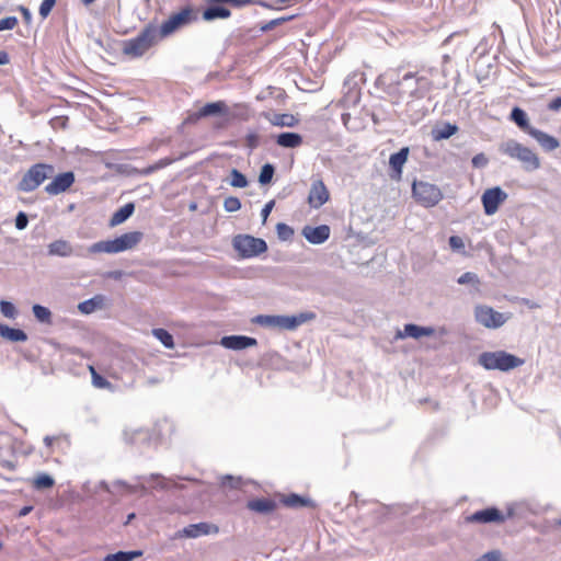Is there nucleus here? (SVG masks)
I'll return each instance as SVG.
<instances>
[{
  "mask_svg": "<svg viewBox=\"0 0 561 561\" xmlns=\"http://www.w3.org/2000/svg\"><path fill=\"white\" fill-rule=\"evenodd\" d=\"M122 50L125 55L131 58H139L146 53V49L140 45L136 37L123 41Z\"/></svg>",
  "mask_w": 561,
  "mask_h": 561,
  "instance_id": "nucleus-32",
  "label": "nucleus"
},
{
  "mask_svg": "<svg viewBox=\"0 0 561 561\" xmlns=\"http://www.w3.org/2000/svg\"><path fill=\"white\" fill-rule=\"evenodd\" d=\"M458 126L449 122H445L442 125H437L432 129V137L435 141L449 139L451 136L457 134Z\"/></svg>",
  "mask_w": 561,
  "mask_h": 561,
  "instance_id": "nucleus-30",
  "label": "nucleus"
},
{
  "mask_svg": "<svg viewBox=\"0 0 561 561\" xmlns=\"http://www.w3.org/2000/svg\"><path fill=\"white\" fill-rule=\"evenodd\" d=\"M448 243H449V247H450L454 251H460V250H463V249H465V242H463V240H462L460 237H458V236H451V237H449Z\"/></svg>",
  "mask_w": 561,
  "mask_h": 561,
  "instance_id": "nucleus-56",
  "label": "nucleus"
},
{
  "mask_svg": "<svg viewBox=\"0 0 561 561\" xmlns=\"http://www.w3.org/2000/svg\"><path fill=\"white\" fill-rule=\"evenodd\" d=\"M55 485V479L47 472H38L32 479V486L36 491L49 490Z\"/></svg>",
  "mask_w": 561,
  "mask_h": 561,
  "instance_id": "nucleus-34",
  "label": "nucleus"
},
{
  "mask_svg": "<svg viewBox=\"0 0 561 561\" xmlns=\"http://www.w3.org/2000/svg\"><path fill=\"white\" fill-rule=\"evenodd\" d=\"M410 154L409 147H402L399 151L390 154L389 158V176L391 180L400 181L403 173V167Z\"/></svg>",
  "mask_w": 561,
  "mask_h": 561,
  "instance_id": "nucleus-12",
  "label": "nucleus"
},
{
  "mask_svg": "<svg viewBox=\"0 0 561 561\" xmlns=\"http://www.w3.org/2000/svg\"><path fill=\"white\" fill-rule=\"evenodd\" d=\"M275 174V167L272 163H265L261 167L259 174V183L261 185H267L272 182Z\"/></svg>",
  "mask_w": 561,
  "mask_h": 561,
  "instance_id": "nucleus-40",
  "label": "nucleus"
},
{
  "mask_svg": "<svg viewBox=\"0 0 561 561\" xmlns=\"http://www.w3.org/2000/svg\"><path fill=\"white\" fill-rule=\"evenodd\" d=\"M330 227L328 225H320L317 227L305 226L301 234L311 244H322L330 238Z\"/></svg>",
  "mask_w": 561,
  "mask_h": 561,
  "instance_id": "nucleus-17",
  "label": "nucleus"
},
{
  "mask_svg": "<svg viewBox=\"0 0 561 561\" xmlns=\"http://www.w3.org/2000/svg\"><path fill=\"white\" fill-rule=\"evenodd\" d=\"M472 167L477 169L485 168L489 163V159L484 153L476 154L471 160Z\"/></svg>",
  "mask_w": 561,
  "mask_h": 561,
  "instance_id": "nucleus-55",
  "label": "nucleus"
},
{
  "mask_svg": "<svg viewBox=\"0 0 561 561\" xmlns=\"http://www.w3.org/2000/svg\"><path fill=\"white\" fill-rule=\"evenodd\" d=\"M522 304L527 306L529 309H537L540 308V305L535 302L534 300H530L528 298H522Z\"/></svg>",
  "mask_w": 561,
  "mask_h": 561,
  "instance_id": "nucleus-64",
  "label": "nucleus"
},
{
  "mask_svg": "<svg viewBox=\"0 0 561 561\" xmlns=\"http://www.w3.org/2000/svg\"><path fill=\"white\" fill-rule=\"evenodd\" d=\"M524 363L523 358L506 351L483 352L478 357V364L486 370L510 371Z\"/></svg>",
  "mask_w": 561,
  "mask_h": 561,
  "instance_id": "nucleus-2",
  "label": "nucleus"
},
{
  "mask_svg": "<svg viewBox=\"0 0 561 561\" xmlns=\"http://www.w3.org/2000/svg\"><path fill=\"white\" fill-rule=\"evenodd\" d=\"M280 502L289 508H299V507H316V503L308 496H302L297 493L283 494L280 496Z\"/></svg>",
  "mask_w": 561,
  "mask_h": 561,
  "instance_id": "nucleus-24",
  "label": "nucleus"
},
{
  "mask_svg": "<svg viewBox=\"0 0 561 561\" xmlns=\"http://www.w3.org/2000/svg\"><path fill=\"white\" fill-rule=\"evenodd\" d=\"M156 167L154 164H151V165H148L147 168L142 169V170H136V172L140 175H149L153 172H156Z\"/></svg>",
  "mask_w": 561,
  "mask_h": 561,
  "instance_id": "nucleus-63",
  "label": "nucleus"
},
{
  "mask_svg": "<svg viewBox=\"0 0 561 561\" xmlns=\"http://www.w3.org/2000/svg\"><path fill=\"white\" fill-rule=\"evenodd\" d=\"M19 10H20V12L22 14V18H23L24 22L26 24H31V22H32V12L26 7H23V5H21L19 8Z\"/></svg>",
  "mask_w": 561,
  "mask_h": 561,
  "instance_id": "nucleus-61",
  "label": "nucleus"
},
{
  "mask_svg": "<svg viewBox=\"0 0 561 561\" xmlns=\"http://www.w3.org/2000/svg\"><path fill=\"white\" fill-rule=\"evenodd\" d=\"M14 225L18 230H24L28 225V216L24 211H19L14 219Z\"/></svg>",
  "mask_w": 561,
  "mask_h": 561,
  "instance_id": "nucleus-53",
  "label": "nucleus"
},
{
  "mask_svg": "<svg viewBox=\"0 0 561 561\" xmlns=\"http://www.w3.org/2000/svg\"><path fill=\"white\" fill-rule=\"evenodd\" d=\"M229 184L232 187L244 188V187H247L249 185V181H248L247 176L241 171H239L238 169L233 168V169L230 170V181H229Z\"/></svg>",
  "mask_w": 561,
  "mask_h": 561,
  "instance_id": "nucleus-38",
  "label": "nucleus"
},
{
  "mask_svg": "<svg viewBox=\"0 0 561 561\" xmlns=\"http://www.w3.org/2000/svg\"><path fill=\"white\" fill-rule=\"evenodd\" d=\"M247 507L255 513L267 515L276 510L277 504L268 497H255L247 503Z\"/></svg>",
  "mask_w": 561,
  "mask_h": 561,
  "instance_id": "nucleus-22",
  "label": "nucleus"
},
{
  "mask_svg": "<svg viewBox=\"0 0 561 561\" xmlns=\"http://www.w3.org/2000/svg\"><path fill=\"white\" fill-rule=\"evenodd\" d=\"M0 336L13 343L26 342L28 339L24 330L19 328H11L3 323H0Z\"/></svg>",
  "mask_w": 561,
  "mask_h": 561,
  "instance_id": "nucleus-26",
  "label": "nucleus"
},
{
  "mask_svg": "<svg viewBox=\"0 0 561 561\" xmlns=\"http://www.w3.org/2000/svg\"><path fill=\"white\" fill-rule=\"evenodd\" d=\"M506 517L502 511L495 506H489L468 515L465 520L469 524H502Z\"/></svg>",
  "mask_w": 561,
  "mask_h": 561,
  "instance_id": "nucleus-9",
  "label": "nucleus"
},
{
  "mask_svg": "<svg viewBox=\"0 0 561 561\" xmlns=\"http://www.w3.org/2000/svg\"><path fill=\"white\" fill-rule=\"evenodd\" d=\"M507 198L506 192L500 186H494L484 191L481 196L484 214L488 216L494 215L500 205Z\"/></svg>",
  "mask_w": 561,
  "mask_h": 561,
  "instance_id": "nucleus-10",
  "label": "nucleus"
},
{
  "mask_svg": "<svg viewBox=\"0 0 561 561\" xmlns=\"http://www.w3.org/2000/svg\"><path fill=\"white\" fill-rule=\"evenodd\" d=\"M219 531L218 526L209 523H197L191 524L181 530L182 536L186 538H197L204 535L217 534Z\"/></svg>",
  "mask_w": 561,
  "mask_h": 561,
  "instance_id": "nucleus-18",
  "label": "nucleus"
},
{
  "mask_svg": "<svg viewBox=\"0 0 561 561\" xmlns=\"http://www.w3.org/2000/svg\"><path fill=\"white\" fill-rule=\"evenodd\" d=\"M92 383L94 387L104 389L111 386V382L102 375H100L93 366H90Z\"/></svg>",
  "mask_w": 561,
  "mask_h": 561,
  "instance_id": "nucleus-45",
  "label": "nucleus"
},
{
  "mask_svg": "<svg viewBox=\"0 0 561 561\" xmlns=\"http://www.w3.org/2000/svg\"><path fill=\"white\" fill-rule=\"evenodd\" d=\"M55 168L51 164L36 163L25 172L18 184V190L21 192H32L45 180L53 178Z\"/></svg>",
  "mask_w": 561,
  "mask_h": 561,
  "instance_id": "nucleus-5",
  "label": "nucleus"
},
{
  "mask_svg": "<svg viewBox=\"0 0 561 561\" xmlns=\"http://www.w3.org/2000/svg\"><path fill=\"white\" fill-rule=\"evenodd\" d=\"M104 296L95 295L94 297L87 299L78 305V310L82 314H90L104 307Z\"/></svg>",
  "mask_w": 561,
  "mask_h": 561,
  "instance_id": "nucleus-31",
  "label": "nucleus"
},
{
  "mask_svg": "<svg viewBox=\"0 0 561 561\" xmlns=\"http://www.w3.org/2000/svg\"><path fill=\"white\" fill-rule=\"evenodd\" d=\"M207 7L202 12V19L205 22L216 20H226L231 16V10L224 2H215L214 0H205Z\"/></svg>",
  "mask_w": 561,
  "mask_h": 561,
  "instance_id": "nucleus-13",
  "label": "nucleus"
},
{
  "mask_svg": "<svg viewBox=\"0 0 561 561\" xmlns=\"http://www.w3.org/2000/svg\"><path fill=\"white\" fill-rule=\"evenodd\" d=\"M159 37V28L153 23L147 24L136 36L137 41L142 45L146 51L158 42Z\"/></svg>",
  "mask_w": 561,
  "mask_h": 561,
  "instance_id": "nucleus-19",
  "label": "nucleus"
},
{
  "mask_svg": "<svg viewBox=\"0 0 561 561\" xmlns=\"http://www.w3.org/2000/svg\"><path fill=\"white\" fill-rule=\"evenodd\" d=\"M219 344L232 351H242L257 345V340L248 335H225L220 339Z\"/></svg>",
  "mask_w": 561,
  "mask_h": 561,
  "instance_id": "nucleus-16",
  "label": "nucleus"
},
{
  "mask_svg": "<svg viewBox=\"0 0 561 561\" xmlns=\"http://www.w3.org/2000/svg\"><path fill=\"white\" fill-rule=\"evenodd\" d=\"M220 485L225 489L238 490L242 486V480L240 477L227 474L221 478Z\"/></svg>",
  "mask_w": 561,
  "mask_h": 561,
  "instance_id": "nucleus-43",
  "label": "nucleus"
},
{
  "mask_svg": "<svg viewBox=\"0 0 561 561\" xmlns=\"http://www.w3.org/2000/svg\"><path fill=\"white\" fill-rule=\"evenodd\" d=\"M88 252L90 254H96V253L114 254L113 247H112V240L98 241L88 248Z\"/></svg>",
  "mask_w": 561,
  "mask_h": 561,
  "instance_id": "nucleus-39",
  "label": "nucleus"
},
{
  "mask_svg": "<svg viewBox=\"0 0 561 561\" xmlns=\"http://www.w3.org/2000/svg\"><path fill=\"white\" fill-rule=\"evenodd\" d=\"M561 108V95L552 99L548 104V110L558 112Z\"/></svg>",
  "mask_w": 561,
  "mask_h": 561,
  "instance_id": "nucleus-60",
  "label": "nucleus"
},
{
  "mask_svg": "<svg viewBox=\"0 0 561 561\" xmlns=\"http://www.w3.org/2000/svg\"><path fill=\"white\" fill-rule=\"evenodd\" d=\"M241 201L238 197L229 196L224 201V209L227 213H234L241 209Z\"/></svg>",
  "mask_w": 561,
  "mask_h": 561,
  "instance_id": "nucleus-47",
  "label": "nucleus"
},
{
  "mask_svg": "<svg viewBox=\"0 0 561 561\" xmlns=\"http://www.w3.org/2000/svg\"><path fill=\"white\" fill-rule=\"evenodd\" d=\"M153 336L167 348H174L173 335L165 329L158 328L152 330Z\"/></svg>",
  "mask_w": 561,
  "mask_h": 561,
  "instance_id": "nucleus-37",
  "label": "nucleus"
},
{
  "mask_svg": "<svg viewBox=\"0 0 561 561\" xmlns=\"http://www.w3.org/2000/svg\"><path fill=\"white\" fill-rule=\"evenodd\" d=\"M245 145L250 149H255L260 145V136L256 133H250L245 136Z\"/></svg>",
  "mask_w": 561,
  "mask_h": 561,
  "instance_id": "nucleus-57",
  "label": "nucleus"
},
{
  "mask_svg": "<svg viewBox=\"0 0 561 561\" xmlns=\"http://www.w3.org/2000/svg\"><path fill=\"white\" fill-rule=\"evenodd\" d=\"M144 238L140 231H130L123 233L112 240L114 254L134 249Z\"/></svg>",
  "mask_w": 561,
  "mask_h": 561,
  "instance_id": "nucleus-14",
  "label": "nucleus"
},
{
  "mask_svg": "<svg viewBox=\"0 0 561 561\" xmlns=\"http://www.w3.org/2000/svg\"><path fill=\"white\" fill-rule=\"evenodd\" d=\"M0 311L1 313L9 319H15L18 316V310L15 306L8 300H1L0 301Z\"/></svg>",
  "mask_w": 561,
  "mask_h": 561,
  "instance_id": "nucleus-46",
  "label": "nucleus"
},
{
  "mask_svg": "<svg viewBox=\"0 0 561 561\" xmlns=\"http://www.w3.org/2000/svg\"><path fill=\"white\" fill-rule=\"evenodd\" d=\"M199 114L204 117L226 116L229 107L224 101L209 102L199 108Z\"/></svg>",
  "mask_w": 561,
  "mask_h": 561,
  "instance_id": "nucleus-25",
  "label": "nucleus"
},
{
  "mask_svg": "<svg viewBox=\"0 0 561 561\" xmlns=\"http://www.w3.org/2000/svg\"><path fill=\"white\" fill-rule=\"evenodd\" d=\"M205 118L204 115L199 114V110L193 113H190L187 117L184 119L183 124H196L199 119Z\"/></svg>",
  "mask_w": 561,
  "mask_h": 561,
  "instance_id": "nucleus-59",
  "label": "nucleus"
},
{
  "mask_svg": "<svg viewBox=\"0 0 561 561\" xmlns=\"http://www.w3.org/2000/svg\"><path fill=\"white\" fill-rule=\"evenodd\" d=\"M510 119L514 122L519 129L527 133L528 135L530 134V130L535 128L529 124L527 113L519 106H514L512 108Z\"/></svg>",
  "mask_w": 561,
  "mask_h": 561,
  "instance_id": "nucleus-29",
  "label": "nucleus"
},
{
  "mask_svg": "<svg viewBox=\"0 0 561 561\" xmlns=\"http://www.w3.org/2000/svg\"><path fill=\"white\" fill-rule=\"evenodd\" d=\"M142 556L144 551L140 549L129 551L119 550L117 552L106 554L101 561H133L134 559Z\"/></svg>",
  "mask_w": 561,
  "mask_h": 561,
  "instance_id": "nucleus-33",
  "label": "nucleus"
},
{
  "mask_svg": "<svg viewBox=\"0 0 561 561\" xmlns=\"http://www.w3.org/2000/svg\"><path fill=\"white\" fill-rule=\"evenodd\" d=\"M172 159L170 158H163V159H160L158 162L154 163V167H156V170H160L162 168H165L167 165L171 164L172 163Z\"/></svg>",
  "mask_w": 561,
  "mask_h": 561,
  "instance_id": "nucleus-62",
  "label": "nucleus"
},
{
  "mask_svg": "<svg viewBox=\"0 0 561 561\" xmlns=\"http://www.w3.org/2000/svg\"><path fill=\"white\" fill-rule=\"evenodd\" d=\"M421 330L422 325H417L414 323H408L404 325L403 332H398L397 336L404 339V337H413V339H421Z\"/></svg>",
  "mask_w": 561,
  "mask_h": 561,
  "instance_id": "nucleus-41",
  "label": "nucleus"
},
{
  "mask_svg": "<svg viewBox=\"0 0 561 561\" xmlns=\"http://www.w3.org/2000/svg\"><path fill=\"white\" fill-rule=\"evenodd\" d=\"M147 479L150 481H158V483L154 484L153 488H158L161 490H167L169 488V479L164 478L159 473H151Z\"/></svg>",
  "mask_w": 561,
  "mask_h": 561,
  "instance_id": "nucleus-52",
  "label": "nucleus"
},
{
  "mask_svg": "<svg viewBox=\"0 0 561 561\" xmlns=\"http://www.w3.org/2000/svg\"><path fill=\"white\" fill-rule=\"evenodd\" d=\"M317 314L311 311L297 314H257L251 319V322L268 329H278L295 331L304 323L314 320Z\"/></svg>",
  "mask_w": 561,
  "mask_h": 561,
  "instance_id": "nucleus-1",
  "label": "nucleus"
},
{
  "mask_svg": "<svg viewBox=\"0 0 561 561\" xmlns=\"http://www.w3.org/2000/svg\"><path fill=\"white\" fill-rule=\"evenodd\" d=\"M275 141L279 147L293 149L299 147L304 139L298 133L284 131L276 136Z\"/></svg>",
  "mask_w": 561,
  "mask_h": 561,
  "instance_id": "nucleus-27",
  "label": "nucleus"
},
{
  "mask_svg": "<svg viewBox=\"0 0 561 561\" xmlns=\"http://www.w3.org/2000/svg\"><path fill=\"white\" fill-rule=\"evenodd\" d=\"M476 561H502V552L499 549H493L482 554Z\"/></svg>",
  "mask_w": 561,
  "mask_h": 561,
  "instance_id": "nucleus-51",
  "label": "nucleus"
},
{
  "mask_svg": "<svg viewBox=\"0 0 561 561\" xmlns=\"http://www.w3.org/2000/svg\"><path fill=\"white\" fill-rule=\"evenodd\" d=\"M298 119L293 114H274L271 123L279 127H294L298 124Z\"/></svg>",
  "mask_w": 561,
  "mask_h": 561,
  "instance_id": "nucleus-35",
  "label": "nucleus"
},
{
  "mask_svg": "<svg viewBox=\"0 0 561 561\" xmlns=\"http://www.w3.org/2000/svg\"><path fill=\"white\" fill-rule=\"evenodd\" d=\"M499 150L510 158L518 160L526 172H534L540 168V159L538 156L515 139H508L502 142Z\"/></svg>",
  "mask_w": 561,
  "mask_h": 561,
  "instance_id": "nucleus-3",
  "label": "nucleus"
},
{
  "mask_svg": "<svg viewBox=\"0 0 561 561\" xmlns=\"http://www.w3.org/2000/svg\"><path fill=\"white\" fill-rule=\"evenodd\" d=\"M295 15L280 16L274 20L268 21L267 23L261 25L260 31L263 33L270 32L274 30L276 26H279L286 22L291 21Z\"/></svg>",
  "mask_w": 561,
  "mask_h": 561,
  "instance_id": "nucleus-42",
  "label": "nucleus"
},
{
  "mask_svg": "<svg viewBox=\"0 0 561 561\" xmlns=\"http://www.w3.org/2000/svg\"><path fill=\"white\" fill-rule=\"evenodd\" d=\"M214 1L215 2H224L226 4V7L230 5L234 9H241V8L251 5L254 2H256V0H214Z\"/></svg>",
  "mask_w": 561,
  "mask_h": 561,
  "instance_id": "nucleus-49",
  "label": "nucleus"
},
{
  "mask_svg": "<svg viewBox=\"0 0 561 561\" xmlns=\"http://www.w3.org/2000/svg\"><path fill=\"white\" fill-rule=\"evenodd\" d=\"M32 311H33L35 319L38 322L44 323V324L51 323L53 313L47 307L42 306L39 304H35L32 307Z\"/></svg>",
  "mask_w": 561,
  "mask_h": 561,
  "instance_id": "nucleus-36",
  "label": "nucleus"
},
{
  "mask_svg": "<svg viewBox=\"0 0 561 561\" xmlns=\"http://www.w3.org/2000/svg\"><path fill=\"white\" fill-rule=\"evenodd\" d=\"M412 195L415 201L424 207H433L443 199L440 188L435 184L424 181L413 182Z\"/></svg>",
  "mask_w": 561,
  "mask_h": 561,
  "instance_id": "nucleus-7",
  "label": "nucleus"
},
{
  "mask_svg": "<svg viewBox=\"0 0 561 561\" xmlns=\"http://www.w3.org/2000/svg\"><path fill=\"white\" fill-rule=\"evenodd\" d=\"M276 233L279 240L288 241L294 236V229L284 222H278L276 225Z\"/></svg>",
  "mask_w": 561,
  "mask_h": 561,
  "instance_id": "nucleus-44",
  "label": "nucleus"
},
{
  "mask_svg": "<svg viewBox=\"0 0 561 561\" xmlns=\"http://www.w3.org/2000/svg\"><path fill=\"white\" fill-rule=\"evenodd\" d=\"M47 254L50 256L69 257L77 253L69 241L58 239L47 245Z\"/></svg>",
  "mask_w": 561,
  "mask_h": 561,
  "instance_id": "nucleus-23",
  "label": "nucleus"
},
{
  "mask_svg": "<svg viewBox=\"0 0 561 561\" xmlns=\"http://www.w3.org/2000/svg\"><path fill=\"white\" fill-rule=\"evenodd\" d=\"M232 248L241 259L260 256L268 249L264 239L243 233L232 238Z\"/></svg>",
  "mask_w": 561,
  "mask_h": 561,
  "instance_id": "nucleus-4",
  "label": "nucleus"
},
{
  "mask_svg": "<svg viewBox=\"0 0 561 561\" xmlns=\"http://www.w3.org/2000/svg\"><path fill=\"white\" fill-rule=\"evenodd\" d=\"M197 19L194 9L190 5L183 8L180 12L173 13L159 27L160 38L168 37L180 28L191 24Z\"/></svg>",
  "mask_w": 561,
  "mask_h": 561,
  "instance_id": "nucleus-6",
  "label": "nucleus"
},
{
  "mask_svg": "<svg viewBox=\"0 0 561 561\" xmlns=\"http://www.w3.org/2000/svg\"><path fill=\"white\" fill-rule=\"evenodd\" d=\"M531 136L540 145L545 151H553L560 147V141L554 136H551L540 129L534 128L530 130Z\"/></svg>",
  "mask_w": 561,
  "mask_h": 561,
  "instance_id": "nucleus-21",
  "label": "nucleus"
},
{
  "mask_svg": "<svg viewBox=\"0 0 561 561\" xmlns=\"http://www.w3.org/2000/svg\"><path fill=\"white\" fill-rule=\"evenodd\" d=\"M134 211L135 204L133 202L125 204L124 206L119 207L117 210L114 211V214L110 218L108 226L113 228L125 222L129 217L133 216Z\"/></svg>",
  "mask_w": 561,
  "mask_h": 561,
  "instance_id": "nucleus-28",
  "label": "nucleus"
},
{
  "mask_svg": "<svg viewBox=\"0 0 561 561\" xmlns=\"http://www.w3.org/2000/svg\"><path fill=\"white\" fill-rule=\"evenodd\" d=\"M159 37V28L153 23L147 24L136 36L137 41L142 45L146 51L158 42Z\"/></svg>",
  "mask_w": 561,
  "mask_h": 561,
  "instance_id": "nucleus-20",
  "label": "nucleus"
},
{
  "mask_svg": "<svg viewBox=\"0 0 561 561\" xmlns=\"http://www.w3.org/2000/svg\"><path fill=\"white\" fill-rule=\"evenodd\" d=\"M76 181L72 171H66L53 175V181L45 186V192L49 195H58L69 190Z\"/></svg>",
  "mask_w": 561,
  "mask_h": 561,
  "instance_id": "nucleus-11",
  "label": "nucleus"
},
{
  "mask_svg": "<svg viewBox=\"0 0 561 561\" xmlns=\"http://www.w3.org/2000/svg\"><path fill=\"white\" fill-rule=\"evenodd\" d=\"M274 206H275V201H274V199H272V201L267 202V203L264 205V207L262 208V210H261V217H262V221H263V224H265V222H266V220H267V218H268V216H270L271 211L273 210Z\"/></svg>",
  "mask_w": 561,
  "mask_h": 561,
  "instance_id": "nucleus-58",
  "label": "nucleus"
},
{
  "mask_svg": "<svg viewBox=\"0 0 561 561\" xmlns=\"http://www.w3.org/2000/svg\"><path fill=\"white\" fill-rule=\"evenodd\" d=\"M474 318L478 323L488 329H499L511 318V313H502L486 305L474 308Z\"/></svg>",
  "mask_w": 561,
  "mask_h": 561,
  "instance_id": "nucleus-8",
  "label": "nucleus"
},
{
  "mask_svg": "<svg viewBox=\"0 0 561 561\" xmlns=\"http://www.w3.org/2000/svg\"><path fill=\"white\" fill-rule=\"evenodd\" d=\"M457 283L459 285L471 284V285H473L476 287L480 285V280H479L478 275L476 273H472V272L463 273L461 276L458 277Z\"/></svg>",
  "mask_w": 561,
  "mask_h": 561,
  "instance_id": "nucleus-48",
  "label": "nucleus"
},
{
  "mask_svg": "<svg viewBox=\"0 0 561 561\" xmlns=\"http://www.w3.org/2000/svg\"><path fill=\"white\" fill-rule=\"evenodd\" d=\"M55 4H56V0H43L42 1L41 5H39V10H38L42 19H46L50 14Z\"/></svg>",
  "mask_w": 561,
  "mask_h": 561,
  "instance_id": "nucleus-50",
  "label": "nucleus"
},
{
  "mask_svg": "<svg viewBox=\"0 0 561 561\" xmlns=\"http://www.w3.org/2000/svg\"><path fill=\"white\" fill-rule=\"evenodd\" d=\"M18 24L16 16H5L0 20V32L7 30H13Z\"/></svg>",
  "mask_w": 561,
  "mask_h": 561,
  "instance_id": "nucleus-54",
  "label": "nucleus"
},
{
  "mask_svg": "<svg viewBox=\"0 0 561 561\" xmlns=\"http://www.w3.org/2000/svg\"><path fill=\"white\" fill-rule=\"evenodd\" d=\"M330 198V193L322 180H314L311 184L308 203L311 208L318 209Z\"/></svg>",
  "mask_w": 561,
  "mask_h": 561,
  "instance_id": "nucleus-15",
  "label": "nucleus"
}]
</instances>
